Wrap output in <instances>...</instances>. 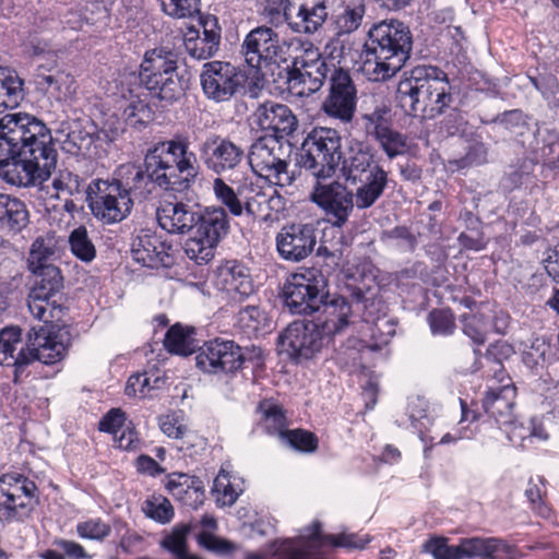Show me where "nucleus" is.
<instances>
[{
	"mask_svg": "<svg viewBox=\"0 0 559 559\" xmlns=\"http://www.w3.org/2000/svg\"><path fill=\"white\" fill-rule=\"evenodd\" d=\"M187 133H175L171 139L157 142L148 148L143 163L123 164L114 180L132 202L151 198L157 188L182 190L190 188L200 173L197 153L190 150Z\"/></svg>",
	"mask_w": 559,
	"mask_h": 559,
	"instance_id": "nucleus-1",
	"label": "nucleus"
},
{
	"mask_svg": "<svg viewBox=\"0 0 559 559\" xmlns=\"http://www.w3.org/2000/svg\"><path fill=\"white\" fill-rule=\"evenodd\" d=\"M57 151L45 126L25 112L2 115V179L17 187L46 181L57 164Z\"/></svg>",
	"mask_w": 559,
	"mask_h": 559,
	"instance_id": "nucleus-2",
	"label": "nucleus"
},
{
	"mask_svg": "<svg viewBox=\"0 0 559 559\" xmlns=\"http://www.w3.org/2000/svg\"><path fill=\"white\" fill-rule=\"evenodd\" d=\"M349 296L330 297L328 280L321 271L307 269L292 274L283 287L284 305L294 314L318 313L313 320L332 342L350 323L352 318L361 316L365 321L367 298L359 287L348 288Z\"/></svg>",
	"mask_w": 559,
	"mask_h": 559,
	"instance_id": "nucleus-3",
	"label": "nucleus"
},
{
	"mask_svg": "<svg viewBox=\"0 0 559 559\" xmlns=\"http://www.w3.org/2000/svg\"><path fill=\"white\" fill-rule=\"evenodd\" d=\"M412 45L411 32L402 22L377 23L368 31L358 70L370 82H385L404 67Z\"/></svg>",
	"mask_w": 559,
	"mask_h": 559,
	"instance_id": "nucleus-4",
	"label": "nucleus"
},
{
	"mask_svg": "<svg viewBox=\"0 0 559 559\" xmlns=\"http://www.w3.org/2000/svg\"><path fill=\"white\" fill-rule=\"evenodd\" d=\"M396 99L406 115L431 120L451 108L455 97L448 74L442 69L421 64L413 68L408 76L400 81Z\"/></svg>",
	"mask_w": 559,
	"mask_h": 559,
	"instance_id": "nucleus-5",
	"label": "nucleus"
},
{
	"mask_svg": "<svg viewBox=\"0 0 559 559\" xmlns=\"http://www.w3.org/2000/svg\"><path fill=\"white\" fill-rule=\"evenodd\" d=\"M372 147L361 141L348 146L342 160V176L347 183L355 187L353 194L357 210L372 207L384 194L389 182V171L376 159Z\"/></svg>",
	"mask_w": 559,
	"mask_h": 559,
	"instance_id": "nucleus-6",
	"label": "nucleus"
},
{
	"mask_svg": "<svg viewBox=\"0 0 559 559\" xmlns=\"http://www.w3.org/2000/svg\"><path fill=\"white\" fill-rule=\"evenodd\" d=\"M33 332L29 334L26 347H21L15 356L16 346L22 343V330L12 325L2 328V354H4V360L12 359V362L7 365L14 367L15 381L21 369L35 360L45 365H53L62 360L71 344L70 332L66 328L57 331L40 328L38 331L33 329Z\"/></svg>",
	"mask_w": 559,
	"mask_h": 559,
	"instance_id": "nucleus-7",
	"label": "nucleus"
},
{
	"mask_svg": "<svg viewBox=\"0 0 559 559\" xmlns=\"http://www.w3.org/2000/svg\"><path fill=\"white\" fill-rule=\"evenodd\" d=\"M213 193L227 214L234 217L266 221L272 213L285 209V200L272 188L263 189L253 183H242L236 189L222 177L213 180Z\"/></svg>",
	"mask_w": 559,
	"mask_h": 559,
	"instance_id": "nucleus-8",
	"label": "nucleus"
},
{
	"mask_svg": "<svg viewBox=\"0 0 559 559\" xmlns=\"http://www.w3.org/2000/svg\"><path fill=\"white\" fill-rule=\"evenodd\" d=\"M179 53L168 47L145 52L140 66V84L165 105H173L185 96V82L178 74Z\"/></svg>",
	"mask_w": 559,
	"mask_h": 559,
	"instance_id": "nucleus-9",
	"label": "nucleus"
},
{
	"mask_svg": "<svg viewBox=\"0 0 559 559\" xmlns=\"http://www.w3.org/2000/svg\"><path fill=\"white\" fill-rule=\"evenodd\" d=\"M193 236L186 240L183 250L188 259L197 264H207L215 255V248L230 231L227 212L221 206L199 210Z\"/></svg>",
	"mask_w": 559,
	"mask_h": 559,
	"instance_id": "nucleus-10",
	"label": "nucleus"
},
{
	"mask_svg": "<svg viewBox=\"0 0 559 559\" xmlns=\"http://www.w3.org/2000/svg\"><path fill=\"white\" fill-rule=\"evenodd\" d=\"M341 159V136L337 131L316 128L302 143L299 165L314 179H332Z\"/></svg>",
	"mask_w": 559,
	"mask_h": 559,
	"instance_id": "nucleus-11",
	"label": "nucleus"
},
{
	"mask_svg": "<svg viewBox=\"0 0 559 559\" xmlns=\"http://www.w3.org/2000/svg\"><path fill=\"white\" fill-rule=\"evenodd\" d=\"M288 43L289 39H282L271 26L260 25L245 36L241 53L250 68L262 71L287 61Z\"/></svg>",
	"mask_w": 559,
	"mask_h": 559,
	"instance_id": "nucleus-12",
	"label": "nucleus"
},
{
	"mask_svg": "<svg viewBox=\"0 0 559 559\" xmlns=\"http://www.w3.org/2000/svg\"><path fill=\"white\" fill-rule=\"evenodd\" d=\"M310 200L325 215L326 221L337 228L344 227L357 209L353 189L335 179H314Z\"/></svg>",
	"mask_w": 559,
	"mask_h": 559,
	"instance_id": "nucleus-13",
	"label": "nucleus"
},
{
	"mask_svg": "<svg viewBox=\"0 0 559 559\" xmlns=\"http://www.w3.org/2000/svg\"><path fill=\"white\" fill-rule=\"evenodd\" d=\"M283 155L282 144L276 138L260 136L251 144L246 157L254 174L273 179L280 187H289L296 180V171L288 170Z\"/></svg>",
	"mask_w": 559,
	"mask_h": 559,
	"instance_id": "nucleus-14",
	"label": "nucleus"
},
{
	"mask_svg": "<svg viewBox=\"0 0 559 559\" xmlns=\"http://www.w3.org/2000/svg\"><path fill=\"white\" fill-rule=\"evenodd\" d=\"M306 0H266L261 15L272 28L286 24L295 34L313 35L322 28ZM314 13H317L314 11Z\"/></svg>",
	"mask_w": 559,
	"mask_h": 559,
	"instance_id": "nucleus-15",
	"label": "nucleus"
},
{
	"mask_svg": "<svg viewBox=\"0 0 559 559\" xmlns=\"http://www.w3.org/2000/svg\"><path fill=\"white\" fill-rule=\"evenodd\" d=\"M321 524L314 522L311 531L295 539L283 540L276 548L278 559H323L320 547L323 540L340 547L364 548L365 542L353 534L321 536Z\"/></svg>",
	"mask_w": 559,
	"mask_h": 559,
	"instance_id": "nucleus-16",
	"label": "nucleus"
},
{
	"mask_svg": "<svg viewBox=\"0 0 559 559\" xmlns=\"http://www.w3.org/2000/svg\"><path fill=\"white\" fill-rule=\"evenodd\" d=\"M197 157L209 171L221 177L242 166L246 150L227 136L210 133L199 142Z\"/></svg>",
	"mask_w": 559,
	"mask_h": 559,
	"instance_id": "nucleus-17",
	"label": "nucleus"
},
{
	"mask_svg": "<svg viewBox=\"0 0 559 559\" xmlns=\"http://www.w3.org/2000/svg\"><path fill=\"white\" fill-rule=\"evenodd\" d=\"M357 88L348 71L334 68L330 75L329 94L321 104V110L341 123H350L357 108Z\"/></svg>",
	"mask_w": 559,
	"mask_h": 559,
	"instance_id": "nucleus-18",
	"label": "nucleus"
},
{
	"mask_svg": "<svg viewBox=\"0 0 559 559\" xmlns=\"http://www.w3.org/2000/svg\"><path fill=\"white\" fill-rule=\"evenodd\" d=\"M200 81L205 96L222 103L243 88L246 75L229 62L210 61L203 64Z\"/></svg>",
	"mask_w": 559,
	"mask_h": 559,
	"instance_id": "nucleus-19",
	"label": "nucleus"
},
{
	"mask_svg": "<svg viewBox=\"0 0 559 559\" xmlns=\"http://www.w3.org/2000/svg\"><path fill=\"white\" fill-rule=\"evenodd\" d=\"M195 366L203 372L217 374L239 370L245 360V349L229 340L215 338L200 347Z\"/></svg>",
	"mask_w": 559,
	"mask_h": 559,
	"instance_id": "nucleus-20",
	"label": "nucleus"
},
{
	"mask_svg": "<svg viewBox=\"0 0 559 559\" xmlns=\"http://www.w3.org/2000/svg\"><path fill=\"white\" fill-rule=\"evenodd\" d=\"M278 342L296 359H309L331 343L313 320L294 321L281 333Z\"/></svg>",
	"mask_w": 559,
	"mask_h": 559,
	"instance_id": "nucleus-21",
	"label": "nucleus"
},
{
	"mask_svg": "<svg viewBox=\"0 0 559 559\" xmlns=\"http://www.w3.org/2000/svg\"><path fill=\"white\" fill-rule=\"evenodd\" d=\"M276 250L287 262H301L307 259L318 243V229L311 223L284 225L277 233Z\"/></svg>",
	"mask_w": 559,
	"mask_h": 559,
	"instance_id": "nucleus-22",
	"label": "nucleus"
},
{
	"mask_svg": "<svg viewBox=\"0 0 559 559\" xmlns=\"http://www.w3.org/2000/svg\"><path fill=\"white\" fill-rule=\"evenodd\" d=\"M99 195L90 202L95 217L105 224H114L124 219L133 206L130 195L123 193L121 187L112 181H100L97 185Z\"/></svg>",
	"mask_w": 559,
	"mask_h": 559,
	"instance_id": "nucleus-23",
	"label": "nucleus"
},
{
	"mask_svg": "<svg viewBox=\"0 0 559 559\" xmlns=\"http://www.w3.org/2000/svg\"><path fill=\"white\" fill-rule=\"evenodd\" d=\"M2 485L10 486L8 490L2 488V496L5 497L2 502V518L5 516L7 521H23L32 511L34 483L20 474H2Z\"/></svg>",
	"mask_w": 559,
	"mask_h": 559,
	"instance_id": "nucleus-24",
	"label": "nucleus"
},
{
	"mask_svg": "<svg viewBox=\"0 0 559 559\" xmlns=\"http://www.w3.org/2000/svg\"><path fill=\"white\" fill-rule=\"evenodd\" d=\"M156 218L160 228L169 234L185 235L193 230L199 218L198 204L174 198L164 200L156 209Z\"/></svg>",
	"mask_w": 559,
	"mask_h": 559,
	"instance_id": "nucleus-25",
	"label": "nucleus"
},
{
	"mask_svg": "<svg viewBox=\"0 0 559 559\" xmlns=\"http://www.w3.org/2000/svg\"><path fill=\"white\" fill-rule=\"evenodd\" d=\"M215 285L238 301L254 293L249 269L237 260H227L217 266Z\"/></svg>",
	"mask_w": 559,
	"mask_h": 559,
	"instance_id": "nucleus-26",
	"label": "nucleus"
},
{
	"mask_svg": "<svg viewBox=\"0 0 559 559\" xmlns=\"http://www.w3.org/2000/svg\"><path fill=\"white\" fill-rule=\"evenodd\" d=\"M255 121L262 130L272 132L278 141L292 135L298 128L293 110L284 104L266 102L254 111Z\"/></svg>",
	"mask_w": 559,
	"mask_h": 559,
	"instance_id": "nucleus-27",
	"label": "nucleus"
},
{
	"mask_svg": "<svg viewBox=\"0 0 559 559\" xmlns=\"http://www.w3.org/2000/svg\"><path fill=\"white\" fill-rule=\"evenodd\" d=\"M202 34L194 28H189L183 37V46L187 53L197 59H210L218 51L221 44V27L215 16H206L201 20Z\"/></svg>",
	"mask_w": 559,
	"mask_h": 559,
	"instance_id": "nucleus-28",
	"label": "nucleus"
},
{
	"mask_svg": "<svg viewBox=\"0 0 559 559\" xmlns=\"http://www.w3.org/2000/svg\"><path fill=\"white\" fill-rule=\"evenodd\" d=\"M169 249V245L151 233L138 235L131 242L132 258L142 265L151 269L170 264Z\"/></svg>",
	"mask_w": 559,
	"mask_h": 559,
	"instance_id": "nucleus-29",
	"label": "nucleus"
},
{
	"mask_svg": "<svg viewBox=\"0 0 559 559\" xmlns=\"http://www.w3.org/2000/svg\"><path fill=\"white\" fill-rule=\"evenodd\" d=\"M515 397L516 388L513 384L491 388L483 400V407L497 425L508 426L514 423Z\"/></svg>",
	"mask_w": 559,
	"mask_h": 559,
	"instance_id": "nucleus-30",
	"label": "nucleus"
},
{
	"mask_svg": "<svg viewBox=\"0 0 559 559\" xmlns=\"http://www.w3.org/2000/svg\"><path fill=\"white\" fill-rule=\"evenodd\" d=\"M466 559H514L515 549L498 537L464 538Z\"/></svg>",
	"mask_w": 559,
	"mask_h": 559,
	"instance_id": "nucleus-31",
	"label": "nucleus"
},
{
	"mask_svg": "<svg viewBox=\"0 0 559 559\" xmlns=\"http://www.w3.org/2000/svg\"><path fill=\"white\" fill-rule=\"evenodd\" d=\"M334 68V64L330 66L326 60H323L314 67L305 69L304 72L299 71L295 76H286V83L289 90L301 87L298 94L310 95L323 86L329 73L331 74Z\"/></svg>",
	"mask_w": 559,
	"mask_h": 559,
	"instance_id": "nucleus-32",
	"label": "nucleus"
},
{
	"mask_svg": "<svg viewBox=\"0 0 559 559\" xmlns=\"http://www.w3.org/2000/svg\"><path fill=\"white\" fill-rule=\"evenodd\" d=\"M288 44L289 48L294 49L295 56L293 57L292 64L285 68L286 76H295L299 71L304 72L305 69L314 67L325 60L319 48L308 39L293 37Z\"/></svg>",
	"mask_w": 559,
	"mask_h": 559,
	"instance_id": "nucleus-33",
	"label": "nucleus"
},
{
	"mask_svg": "<svg viewBox=\"0 0 559 559\" xmlns=\"http://www.w3.org/2000/svg\"><path fill=\"white\" fill-rule=\"evenodd\" d=\"M261 415L262 425L271 435H278L280 438L287 431V419L282 405L273 400H262L257 407Z\"/></svg>",
	"mask_w": 559,
	"mask_h": 559,
	"instance_id": "nucleus-34",
	"label": "nucleus"
},
{
	"mask_svg": "<svg viewBox=\"0 0 559 559\" xmlns=\"http://www.w3.org/2000/svg\"><path fill=\"white\" fill-rule=\"evenodd\" d=\"M32 273L37 276L33 292L61 300L60 292L63 288V277L57 266L46 265L40 270L32 271Z\"/></svg>",
	"mask_w": 559,
	"mask_h": 559,
	"instance_id": "nucleus-35",
	"label": "nucleus"
},
{
	"mask_svg": "<svg viewBox=\"0 0 559 559\" xmlns=\"http://www.w3.org/2000/svg\"><path fill=\"white\" fill-rule=\"evenodd\" d=\"M334 2V0H332ZM341 11L336 15V23L343 33L356 31L366 13L365 0H338Z\"/></svg>",
	"mask_w": 559,
	"mask_h": 559,
	"instance_id": "nucleus-36",
	"label": "nucleus"
},
{
	"mask_svg": "<svg viewBox=\"0 0 559 559\" xmlns=\"http://www.w3.org/2000/svg\"><path fill=\"white\" fill-rule=\"evenodd\" d=\"M371 138L390 160L406 154L408 151L407 135L395 130L392 126Z\"/></svg>",
	"mask_w": 559,
	"mask_h": 559,
	"instance_id": "nucleus-37",
	"label": "nucleus"
},
{
	"mask_svg": "<svg viewBox=\"0 0 559 559\" xmlns=\"http://www.w3.org/2000/svg\"><path fill=\"white\" fill-rule=\"evenodd\" d=\"M27 306L34 318L44 323L59 320L62 314V307L59 299L48 298L31 290Z\"/></svg>",
	"mask_w": 559,
	"mask_h": 559,
	"instance_id": "nucleus-38",
	"label": "nucleus"
},
{
	"mask_svg": "<svg viewBox=\"0 0 559 559\" xmlns=\"http://www.w3.org/2000/svg\"><path fill=\"white\" fill-rule=\"evenodd\" d=\"M2 226L5 224L8 230L13 235L22 231L28 224V211L26 205L16 198L7 197L2 203Z\"/></svg>",
	"mask_w": 559,
	"mask_h": 559,
	"instance_id": "nucleus-39",
	"label": "nucleus"
},
{
	"mask_svg": "<svg viewBox=\"0 0 559 559\" xmlns=\"http://www.w3.org/2000/svg\"><path fill=\"white\" fill-rule=\"evenodd\" d=\"M24 81L20 78L15 70L2 67V107L16 108L24 99Z\"/></svg>",
	"mask_w": 559,
	"mask_h": 559,
	"instance_id": "nucleus-40",
	"label": "nucleus"
},
{
	"mask_svg": "<svg viewBox=\"0 0 559 559\" xmlns=\"http://www.w3.org/2000/svg\"><path fill=\"white\" fill-rule=\"evenodd\" d=\"M463 332L475 344L481 345L486 342L489 331V317L483 312H472L462 316Z\"/></svg>",
	"mask_w": 559,
	"mask_h": 559,
	"instance_id": "nucleus-41",
	"label": "nucleus"
},
{
	"mask_svg": "<svg viewBox=\"0 0 559 559\" xmlns=\"http://www.w3.org/2000/svg\"><path fill=\"white\" fill-rule=\"evenodd\" d=\"M241 491L242 489L237 488L236 485L231 483L230 475L223 469L213 481L212 492L219 506H233L237 501Z\"/></svg>",
	"mask_w": 559,
	"mask_h": 559,
	"instance_id": "nucleus-42",
	"label": "nucleus"
},
{
	"mask_svg": "<svg viewBox=\"0 0 559 559\" xmlns=\"http://www.w3.org/2000/svg\"><path fill=\"white\" fill-rule=\"evenodd\" d=\"M69 245L72 253L83 262H91L96 257V248L84 226H80L71 231Z\"/></svg>",
	"mask_w": 559,
	"mask_h": 559,
	"instance_id": "nucleus-43",
	"label": "nucleus"
},
{
	"mask_svg": "<svg viewBox=\"0 0 559 559\" xmlns=\"http://www.w3.org/2000/svg\"><path fill=\"white\" fill-rule=\"evenodd\" d=\"M499 132H508L513 136H522L528 130L525 115L518 109L504 111L493 120Z\"/></svg>",
	"mask_w": 559,
	"mask_h": 559,
	"instance_id": "nucleus-44",
	"label": "nucleus"
},
{
	"mask_svg": "<svg viewBox=\"0 0 559 559\" xmlns=\"http://www.w3.org/2000/svg\"><path fill=\"white\" fill-rule=\"evenodd\" d=\"M426 548L435 559H466L464 538L457 545H449L443 537L432 538L427 542Z\"/></svg>",
	"mask_w": 559,
	"mask_h": 559,
	"instance_id": "nucleus-45",
	"label": "nucleus"
},
{
	"mask_svg": "<svg viewBox=\"0 0 559 559\" xmlns=\"http://www.w3.org/2000/svg\"><path fill=\"white\" fill-rule=\"evenodd\" d=\"M164 343L170 353L181 356H188L193 353L190 334L178 324L167 331Z\"/></svg>",
	"mask_w": 559,
	"mask_h": 559,
	"instance_id": "nucleus-46",
	"label": "nucleus"
},
{
	"mask_svg": "<svg viewBox=\"0 0 559 559\" xmlns=\"http://www.w3.org/2000/svg\"><path fill=\"white\" fill-rule=\"evenodd\" d=\"M238 322L247 332H258L270 328L267 313L258 306H247L238 313Z\"/></svg>",
	"mask_w": 559,
	"mask_h": 559,
	"instance_id": "nucleus-47",
	"label": "nucleus"
},
{
	"mask_svg": "<svg viewBox=\"0 0 559 559\" xmlns=\"http://www.w3.org/2000/svg\"><path fill=\"white\" fill-rule=\"evenodd\" d=\"M145 515L158 523L166 524L174 518V508L165 497H153L145 500L143 507Z\"/></svg>",
	"mask_w": 559,
	"mask_h": 559,
	"instance_id": "nucleus-48",
	"label": "nucleus"
},
{
	"mask_svg": "<svg viewBox=\"0 0 559 559\" xmlns=\"http://www.w3.org/2000/svg\"><path fill=\"white\" fill-rule=\"evenodd\" d=\"M190 483L193 481L187 474L174 473L169 476L166 488L174 497L181 500L186 504H190L186 498L187 496H191L193 493L199 497L203 493L202 490H200L198 487H193Z\"/></svg>",
	"mask_w": 559,
	"mask_h": 559,
	"instance_id": "nucleus-49",
	"label": "nucleus"
},
{
	"mask_svg": "<svg viewBox=\"0 0 559 559\" xmlns=\"http://www.w3.org/2000/svg\"><path fill=\"white\" fill-rule=\"evenodd\" d=\"M391 109L386 105L376 106L371 112L362 115L364 129L368 136H372L380 131L391 127Z\"/></svg>",
	"mask_w": 559,
	"mask_h": 559,
	"instance_id": "nucleus-50",
	"label": "nucleus"
},
{
	"mask_svg": "<svg viewBox=\"0 0 559 559\" xmlns=\"http://www.w3.org/2000/svg\"><path fill=\"white\" fill-rule=\"evenodd\" d=\"M165 14L174 19L192 17L200 12V0H159Z\"/></svg>",
	"mask_w": 559,
	"mask_h": 559,
	"instance_id": "nucleus-51",
	"label": "nucleus"
},
{
	"mask_svg": "<svg viewBox=\"0 0 559 559\" xmlns=\"http://www.w3.org/2000/svg\"><path fill=\"white\" fill-rule=\"evenodd\" d=\"M281 439L301 452H313L318 448V438L312 432L302 429H287Z\"/></svg>",
	"mask_w": 559,
	"mask_h": 559,
	"instance_id": "nucleus-52",
	"label": "nucleus"
},
{
	"mask_svg": "<svg viewBox=\"0 0 559 559\" xmlns=\"http://www.w3.org/2000/svg\"><path fill=\"white\" fill-rule=\"evenodd\" d=\"M76 532L81 538L103 540L111 533V526L102 519H90L76 525Z\"/></svg>",
	"mask_w": 559,
	"mask_h": 559,
	"instance_id": "nucleus-53",
	"label": "nucleus"
},
{
	"mask_svg": "<svg viewBox=\"0 0 559 559\" xmlns=\"http://www.w3.org/2000/svg\"><path fill=\"white\" fill-rule=\"evenodd\" d=\"M53 253L52 248L48 246L43 238H37L31 247L27 259L29 270L35 271L46 265H52L49 260Z\"/></svg>",
	"mask_w": 559,
	"mask_h": 559,
	"instance_id": "nucleus-54",
	"label": "nucleus"
},
{
	"mask_svg": "<svg viewBox=\"0 0 559 559\" xmlns=\"http://www.w3.org/2000/svg\"><path fill=\"white\" fill-rule=\"evenodd\" d=\"M428 321L435 335H450L455 329L453 316L443 309L431 311Z\"/></svg>",
	"mask_w": 559,
	"mask_h": 559,
	"instance_id": "nucleus-55",
	"label": "nucleus"
},
{
	"mask_svg": "<svg viewBox=\"0 0 559 559\" xmlns=\"http://www.w3.org/2000/svg\"><path fill=\"white\" fill-rule=\"evenodd\" d=\"M158 382L159 378H155L154 384H151V379L146 373L132 374L127 381L124 392L128 396H134L136 393L145 396L152 389L157 388Z\"/></svg>",
	"mask_w": 559,
	"mask_h": 559,
	"instance_id": "nucleus-56",
	"label": "nucleus"
},
{
	"mask_svg": "<svg viewBox=\"0 0 559 559\" xmlns=\"http://www.w3.org/2000/svg\"><path fill=\"white\" fill-rule=\"evenodd\" d=\"M126 421L124 413L119 408L110 409L99 421V430L117 436L123 428Z\"/></svg>",
	"mask_w": 559,
	"mask_h": 559,
	"instance_id": "nucleus-57",
	"label": "nucleus"
},
{
	"mask_svg": "<svg viewBox=\"0 0 559 559\" xmlns=\"http://www.w3.org/2000/svg\"><path fill=\"white\" fill-rule=\"evenodd\" d=\"M82 180L79 175L72 174L71 171H60L59 176L52 180V187L59 190H66L70 194L79 192L81 189Z\"/></svg>",
	"mask_w": 559,
	"mask_h": 559,
	"instance_id": "nucleus-58",
	"label": "nucleus"
},
{
	"mask_svg": "<svg viewBox=\"0 0 559 559\" xmlns=\"http://www.w3.org/2000/svg\"><path fill=\"white\" fill-rule=\"evenodd\" d=\"M547 349L548 345L545 341L536 338L531 348L523 353V362L530 368L536 367L539 362L545 361Z\"/></svg>",
	"mask_w": 559,
	"mask_h": 559,
	"instance_id": "nucleus-59",
	"label": "nucleus"
},
{
	"mask_svg": "<svg viewBox=\"0 0 559 559\" xmlns=\"http://www.w3.org/2000/svg\"><path fill=\"white\" fill-rule=\"evenodd\" d=\"M55 547L62 551L64 559H88V555L80 544L68 539H56Z\"/></svg>",
	"mask_w": 559,
	"mask_h": 559,
	"instance_id": "nucleus-60",
	"label": "nucleus"
},
{
	"mask_svg": "<svg viewBox=\"0 0 559 559\" xmlns=\"http://www.w3.org/2000/svg\"><path fill=\"white\" fill-rule=\"evenodd\" d=\"M198 542L205 549L216 554H225L231 549L228 542L210 533H201L198 537Z\"/></svg>",
	"mask_w": 559,
	"mask_h": 559,
	"instance_id": "nucleus-61",
	"label": "nucleus"
},
{
	"mask_svg": "<svg viewBox=\"0 0 559 559\" xmlns=\"http://www.w3.org/2000/svg\"><path fill=\"white\" fill-rule=\"evenodd\" d=\"M383 236L386 239L401 240L407 250H414L416 247V238L411 230L405 226H396L390 230L384 231Z\"/></svg>",
	"mask_w": 559,
	"mask_h": 559,
	"instance_id": "nucleus-62",
	"label": "nucleus"
},
{
	"mask_svg": "<svg viewBox=\"0 0 559 559\" xmlns=\"http://www.w3.org/2000/svg\"><path fill=\"white\" fill-rule=\"evenodd\" d=\"M145 112H147V105L139 99L130 100L123 109V116L126 117V119H134V123L141 121Z\"/></svg>",
	"mask_w": 559,
	"mask_h": 559,
	"instance_id": "nucleus-63",
	"label": "nucleus"
},
{
	"mask_svg": "<svg viewBox=\"0 0 559 559\" xmlns=\"http://www.w3.org/2000/svg\"><path fill=\"white\" fill-rule=\"evenodd\" d=\"M545 269L547 274L556 282L559 283V243L555 246L551 252L545 260Z\"/></svg>",
	"mask_w": 559,
	"mask_h": 559,
	"instance_id": "nucleus-64",
	"label": "nucleus"
}]
</instances>
